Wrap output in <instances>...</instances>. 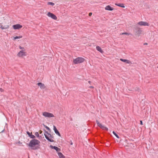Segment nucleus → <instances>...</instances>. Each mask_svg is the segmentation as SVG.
<instances>
[{
    "label": "nucleus",
    "mask_w": 158,
    "mask_h": 158,
    "mask_svg": "<svg viewBox=\"0 0 158 158\" xmlns=\"http://www.w3.org/2000/svg\"><path fill=\"white\" fill-rule=\"evenodd\" d=\"M48 4L53 6L54 5V3L52 2H48Z\"/></svg>",
    "instance_id": "4be33fe9"
},
{
    "label": "nucleus",
    "mask_w": 158,
    "mask_h": 158,
    "mask_svg": "<svg viewBox=\"0 0 158 158\" xmlns=\"http://www.w3.org/2000/svg\"><path fill=\"white\" fill-rule=\"evenodd\" d=\"M49 133L47 131H46V130H44V135L46 139L48 140L50 142H54V140L50 139L49 138L48 136L47 135H48Z\"/></svg>",
    "instance_id": "39448f33"
},
{
    "label": "nucleus",
    "mask_w": 158,
    "mask_h": 158,
    "mask_svg": "<svg viewBox=\"0 0 158 158\" xmlns=\"http://www.w3.org/2000/svg\"><path fill=\"white\" fill-rule=\"evenodd\" d=\"M92 13H91V12H90V13H89V16H91V15H92Z\"/></svg>",
    "instance_id": "2f4dec72"
},
{
    "label": "nucleus",
    "mask_w": 158,
    "mask_h": 158,
    "mask_svg": "<svg viewBox=\"0 0 158 158\" xmlns=\"http://www.w3.org/2000/svg\"><path fill=\"white\" fill-rule=\"evenodd\" d=\"M70 144L71 145H72L73 144V143L71 142V143H70Z\"/></svg>",
    "instance_id": "f704fd0d"
},
{
    "label": "nucleus",
    "mask_w": 158,
    "mask_h": 158,
    "mask_svg": "<svg viewBox=\"0 0 158 158\" xmlns=\"http://www.w3.org/2000/svg\"><path fill=\"white\" fill-rule=\"evenodd\" d=\"M157 68H158V66L157 67Z\"/></svg>",
    "instance_id": "4c0bfd02"
},
{
    "label": "nucleus",
    "mask_w": 158,
    "mask_h": 158,
    "mask_svg": "<svg viewBox=\"0 0 158 158\" xmlns=\"http://www.w3.org/2000/svg\"><path fill=\"white\" fill-rule=\"evenodd\" d=\"M47 15L49 17H51L54 20H56L57 19V17L55 15L50 12L48 13Z\"/></svg>",
    "instance_id": "423d86ee"
},
{
    "label": "nucleus",
    "mask_w": 158,
    "mask_h": 158,
    "mask_svg": "<svg viewBox=\"0 0 158 158\" xmlns=\"http://www.w3.org/2000/svg\"><path fill=\"white\" fill-rule=\"evenodd\" d=\"M48 135L49 137H52V136L51 134L49 133Z\"/></svg>",
    "instance_id": "7c9ffc66"
},
{
    "label": "nucleus",
    "mask_w": 158,
    "mask_h": 158,
    "mask_svg": "<svg viewBox=\"0 0 158 158\" xmlns=\"http://www.w3.org/2000/svg\"><path fill=\"white\" fill-rule=\"evenodd\" d=\"M29 137H30L32 139H34L35 138V137L32 134H31V135H30Z\"/></svg>",
    "instance_id": "5701e85b"
},
{
    "label": "nucleus",
    "mask_w": 158,
    "mask_h": 158,
    "mask_svg": "<svg viewBox=\"0 0 158 158\" xmlns=\"http://www.w3.org/2000/svg\"><path fill=\"white\" fill-rule=\"evenodd\" d=\"M96 49L98 51L101 53H102L103 52V51L102 50V49L99 46H96Z\"/></svg>",
    "instance_id": "a211bd4d"
},
{
    "label": "nucleus",
    "mask_w": 158,
    "mask_h": 158,
    "mask_svg": "<svg viewBox=\"0 0 158 158\" xmlns=\"http://www.w3.org/2000/svg\"><path fill=\"white\" fill-rule=\"evenodd\" d=\"M44 127L48 130V131H50V128L48 127V126L45 125H44Z\"/></svg>",
    "instance_id": "b1692460"
},
{
    "label": "nucleus",
    "mask_w": 158,
    "mask_h": 158,
    "mask_svg": "<svg viewBox=\"0 0 158 158\" xmlns=\"http://www.w3.org/2000/svg\"><path fill=\"white\" fill-rule=\"evenodd\" d=\"M135 30L136 35H139L142 31L141 29L139 27H137Z\"/></svg>",
    "instance_id": "1a4fd4ad"
},
{
    "label": "nucleus",
    "mask_w": 158,
    "mask_h": 158,
    "mask_svg": "<svg viewBox=\"0 0 158 158\" xmlns=\"http://www.w3.org/2000/svg\"><path fill=\"white\" fill-rule=\"evenodd\" d=\"M138 24L139 25L142 26H149V24L148 23L145 22H143V21H140L138 23Z\"/></svg>",
    "instance_id": "6e6552de"
},
{
    "label": "nucleus",
    "mask_w": 158,
    "mask_h": 158,
    "mask_svg": "<svg viewBox=\"0 0 158 158\" xmlns=\"http://www.w3.org/2000/svg\"><path fill=\"white\" fill-rule=\"evenodd\" d=\"M113 133L117 138H119V137L118 135L114 131H113Z\"/></svg>",
    "instance_id": "412c9836"
},
{
    "label": "nucleus",
    "mask_w": 158,
    "mask_h": 158,
    "mask_svg": "<svg viewBox=\"0 0 158 158\" xmlns=\"http://www.w3.org/2000/svg\"><path fill=\"white\" fill-rule=\"evenodd\" d=\"M91 88H93V86H91Z\"/></svg>",
    "instance_id": "e433bc0d"
},
{
    "label": "nucleus",
    "mask_w": 158,
    "mask_h": 158,
    "mask_svg": "<svg viewBox=\"0 0 158 158\" xmlns=\"http://www.w3.org/2000/svg\"><path fill=\"white\" fill-rule=\"evenodd\" d=\"M35 135L36 136H37V137H38L39 135V133L38 132H36L35 133Z\"/></svg>",
    "instance_id": "a878e982"
},
{
    "label": "nucleus",
    "mask_w": 158,
    "mask_h": 158,
    "mask_svg": "<svg viewBox=\"0 0 158 158\" xmlns=\"http://www.w3.org/2000/svg\"><path fill=\"white\" fill-rule=\"evenodd\" d=\"M42 114L45 117L51 118L54 117V115L52 114L47 112H43Z\"/></svg>",
    "instance_id": "7ed1b4c3"
},
{
    "label": "nucleus",
    "mask_w": 158,
    "mask_h": 158,
    "mask_svg": "<svg viewBox=\"0 0 158 158\" xmlns=\"http://www.w3.org/2000/svg\"><path fill=\"white\" fill-rule=\"evenodd\" d=\"M40 143V141L36 139H33L31 140L29 143L28 146L31 147V149L32 150H37L40 148V147L38 146H36L37 145H38Z\"/></svg>",
    "instance_id": "f257e3e1"
},
{
    "label": "nucleus",
    "mask_w": 158,
    "mask_h": 158,
    "mask_svg": "<svg viewBox=\"0 0 158 158\" xmlns=\"http://www.w3.org/2000/svg\"><path fill=\"white\" fill-rule=\"evenodd\" d=\"M105 9L106 10L112 11L114 10V8L111 7L110 5H108L105 7Z\"/></svg>",
    "instance_id": "dca6fc26"
},
{
    "label": "nucleus",
    "mask_w": 158,
    "mask_h": 158,
    "mask_svg": "<svg viewBox=\"0 0 158 158\" xmlns=\"http://www.w3.org/2000/svg\"><path fill=\"white\" fill-rule=\"evenodd\" d=\"M50 147L52 148V149H54L55 150L56 152H58L60 151V149L59 148H58L57 147L55 146H53L52 145H50Z\"/></svg>",
    "instance_id": "f8f14e48"
},
{
    "label": "nucleus",
    "mask_w": 158,
    "mask_h": 158,
    "mask_svg": "<svg viewBox=\"0 0 158 158\" xmlns=\"http://www.w3.org/2000/svg\"><path fill=\"white\" fill-rule=\"evenodd\" d=\"M143 44H144V45H147V44H147V43H144Z\"/></svg>",
    "instance_id": "72a5a7b5"
},
{
    "label": "nucleus",
    "mask_w": 158,
    "mask_h": 158,
    "mask_svg": "<svg viewBox=\"0 0 158 158\" xmlns=\"http://www.w3.org/2000/svg\"><path fill=\"white\" fill-rule=\"evenodd\" d=\"M0 91L1 92H2L3 91V89L2 88H0Z\"/></svg>",
    "instance_id": "c756f323"
},
{
    "label": "nucleus",
    "mask_w": 158,
    "mask_h": 158,
    "mask_svg": "<svg viewBox=\"0 0 158 158\" xmlns=\"http://www.w3.org/2000/svg\"><path fill=\"white\" fill-rule=\"evenodd\" d=\"M120 60L123 62H125L127 64H132V62L130 61L129 60H127V59H120Z\"/></svg>",
    "instance_id": "9b49d317"
},
{
    "label": "nucleus",
    "mask_w": 158,
    "mask_h": 158,
    "mask_svg": "<svg viewBox=\"0 0 158 158\" xmlns=\"http://www.w3.org/2000/svg\"><path fill=\"white\" fill-rule=\"evenodd\" d=\"M19 48L20 49H22V50H25L24 48L23 47H21L20 46H19Z\"/></svg>",
    "instance_id": "393cba45"
},
{
    "label": "nucleus",
    "mask_w": 158,
    "mask_h": 158,
    "mask_svg": "<svg viewBox=\"0 0 158 158\" xmlns=\"http://www.w3.org/2000/svg\"><path fill=\"white\" fill-rule=\"evenodd\" d=\"M139 87H136L135 89V90L136 91H138L139 90Z\"/></svg>",
    "instance_id": "cd10ccee"
},
{
    "label": "nucleus",
    "mask_w": 158,
    "mask_h": 158,
    "mask_svg": "<svg viewBox=\"0 0 158 158\" xmlns=\"http://www.w3.org/2000/svg\"><path fill=\"white\" fill-rule=\"evenodd\" d=\"M13 27L14 29H19L22 27V26L19 24H16L13 25Z\"/></svg>",
    "instance_id": "9d476101"
},
{
    "label": "nucleus",
    "mask_w": 158,
    "mask_h": 158,
    "mask_svg": "<svg viewBox=\"0 0 158 158\" xmlns=\"http://www.w3.org/2000/svg\"><path fill=\"white\" fill-rule=\"evenodd\" d=\"M115 5L117 6H119V7H122L123 8H124L125 7V6H124V5L123 3L117 4V3H116L115 4Z\"/></svg>",
    "instance_id": "f3484780"
},
{
    "label": "nucleus",
    "mask_w": 158,
    "mask_h": 158,
    "mask_svg": "<svg viewBox=\"0 0 158 158\" xmlns=\"http://www.w3.org/2000/svg\"><path fill=\"white\" fill-rule=\"evenodd\" d=\"M84 60V59L82 57H78L74 59L73 61L74 64H77L82 63Z\"/></svg>",
    "instance_id": "f03ea898"
},
{
    "label": "nucleus",
    "mask_w": 158,
    "mask_h": 158,
    "mask_svg": "<svg viewBox=\"0 0 158 158\" xmlns=\"http://www.w3.org/2000/svg\"><path fill=\"white\" fill-rule=\"evenodd\" d=\"M140 124L141 125H143V122L142 120L140 121Z\"/></svg>",
    "instance_id": "473e14b6"
},
{
    "label": "nucleus",
    "mask_w": 158,
    "mask_h": 158,
    "mask_svg": "<svg viewBox=\"0 0 158 158\" xmlns=\"http://www.w3.org/2000/svg\"><path fill=\"white\" fill-rule=\"evenodd\" d=\"M90 82H90V81H88V82H89V83H90Z\"/></svg>",
    "instance_id": "c9c22d12"
},
{
    "label": "nucleus",
    "mask_w": 158,
    "mask_h": 158,
    "mask_svg": "<svg viewBox=\"0 0 158 158\" xmlns=\"http://www.w3.org/2000/svg\"><path fill=\"white\" fill-rule=\"evenodd\" d=\"M58 154L60 158H65L64 156L61 152H58Z\"/></svg>",
    "instance_id": "6ab92c4d"
},
{
    "label": "nucleus",
    "mask_w": 158,
    "mask_h": 158,
    "mask_svg": "<svg viewBox=\"0 0 158 158\" xmlns=\"http://www.w3.org/2000/svg\"><path fill=\"white\" fill-rule=\"evenodd\" d=\"M9 27L8 25H6L3 26L1 23H0V28L2 30L6 29L8 28Z\"/></svg>",
    "instance_id": "2eb2a0df"
},
{
    "label": "nucleus",
    "mask_w": 158,
    "mask_h": 158,
    "mask_svg": "<svg viewBox=\"0 0 158 158\" xmlns=\"http://www.w3.org/2000/svg\"><path fill=\"white\" fill-rule=\"evenodd\" d=\"M130 34V33H127V32H124V33H122V35H124V34H125V35H129Z\"/></svg>",
    "instance_id": "bb28decb"
},
{
    "label": "nucleus",
    "mask_w": 158,
    "mask_h": 158,
    "mask_svg": "<svg viewBox=\"0 0 158 158\" xmlns=\"http://www.w3.org/2000/svg\"><path fill=\"white\" fill-rule=\"evenodd\" d=\"M53 130H54L55 133L59 136H60V134L58 131L56 127L55 126H53Z\"/></svg>",
    "instance_id": "ddd939ff"
},
{
    "label": "nucleus",
    "mask_w": 158,
    "mask_h": 158,
    "mask_svg": "<svg viewBox=\"0 0 158 158\" xmlns=\"http://www.w3.org/2000/svg\"><path fill=\"white\" fill-rule=\"evenodd\" d=\"M96 122L98 126L100 127V128L103 130H105L106 131L108 130V128L107 127L102 125L101 123L99 122L98 120H97L96 121Z\"/></svg>",
    "instance_id": "20e7f679"
},
{
    "label": "nucleus",
    "mask_w": 158,
    "mask_h": 158,
    "mask_svg": "<svg viewBox=\"0 0 158 158\" xmlns=\"http://www.w3.org/2000/svg\"><path fill=\"white\" fill-rule=\"evenodd\" d=\"M38 86L40 87V88L42 89H44L45 88V86L44 84L41 82H39L37 84Z\"/></svg>",
    "instance_id": "4468645a"
},
{
    "label": "nucleus",
    "mask_w": 158,
    "mask_h": 158,
    "mask_svg": "<svg viewBox=\"0 0 158 158\" xmlns=\"http://www.w3.org/2000/svg\"><path fill=\"white\" fill-rule=\"evenodd\" d=\"M22 35H20L19 36H16L15 37H13V40H15L18 39H20L22 38Z\"/></svg>",
    "instance_id": "aec40b11"
},
{
    "label": "nucleus",
    "mask_w": 158,
    "mask_h": 158,
    "mask_svg": "<svg viewBox=\"0 0 158 158\" xmlns=\"http://www.w3.org/2000/svg\"><path fill=\"white\" fill-rule=\"evenodd\" d=\"M24 50H21L17 54V56L19 57H22L23 56H26V52H24Z\"/></svg>",
    "instance_id": "0eeeda50"
},
{
    "label": "nucleus",
    "mask_w": 158,
    "mask_h": 158,
    "mask_svg": "<svg viewBox=\"0 0 158 158\" xmlns=\"http://www.w3.org/2000/svg\"><path fill=\"white\" fill-rule=\"evenodd\" d=\"M27 134L28 135V136H30V135H31V134L29 131H27Z\"/></svg>",
    "instance_id": "c85d7f7f"
}]
</instances>
